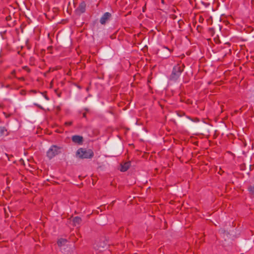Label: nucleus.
Wrapping results in <instances>:
<instances>
[{"instance_id":"nucleus-6","label":"nucleus","mask_w":254,"mask_h":254,"mask_svg":"<svg viewBox=\"0 0 254 254\" xmlns=\"http://www.w3.org/2000/svg\"><path fill=\"white\" fill-rule=\"evenodd\" d=\"M72 141L79 144H80L83 142V137L80 135H73L71 138Z\"/></svg>"},{"instance_id":"nucleus-19","label":"nucleus","mask_w":254,"mask_h":254,"mask_svg":"<svg viewBox=\"0 0 254 254\" xmlns=\"http://www.w3.org/2000/svg\"><path fill=\"white\" fill-rule=\"evenodd\" d=\"M6 88H9L10 87V85L9 84H7V85H6L5 86Z\"/></svg>"},{"instance_id":"nucleus-2","label":"nucleus","mask_w":254,"mask_h":254,"mask_svg":"<svg viewBox=\"0 0 254 254\" xmlns=\"http://www.w3.org/2000/svg\"><path fill=\"white\" fill-rule=\"evenodd\" d=\"M94 155L93 152L91 149L79 148L76 152V155L80 158H91Z\"/></svg>"},{"instance_id":"nucleus-15","label":"nucleus","mask_w":254,"mask_h":254,"mask_svg":"<svg viewBox=\"0 0 254 254\" xmlns=\"http://www.w3.org/2000/svg\"><path fill=\"white\" fill-rule=\"evenodd\" d=\"M18 79L20 80H24V78L23 77H19Z\"/></svg>"},{"instance_id":"nucleus-4","label":"nucleus","mask_w":254,"mask_h":254,"mask_svg":"<svg viewBox=\"0 0 254 254\" xmlns=\"http://www.w3.org/2000/svg\"><path fill=\"white\" fill-rule=\"evenodd\" d=\"M86 4L84 1L81 2L78 7L76 9L75 12L77 14H81L84 13L86 10Z\"/></svg>"},{"instance_id":"nucleus-9","label":"nucleus","mask_w":254,"mask_h":254,"mask_svg":"<svg viewBox=\"0 0 254 254\" xmlns=\"http://www.w3.org/2000/svg\"><path fill=\"white\" fill-rule=\"evenodd\" d=\"M7 135V131L4 127H0V136Z\"/></svg>"},{"instance_id":"nucleus-21","label":"nucleus","mask_w":254,"mask_h":254,"mask_svg":"<svg viewBox=\"0 0 254 254\" xmlns=\"http://www.w3.org/2000/svg\"><path fill=\"white\" fill-rule=\"evenodd\" d=\"M45 98L46 99V100H49V98L47 97V96H45Z\"/></svg>"},{"instance_id":"nucleus-24","label":"nucleus","mask_w":254,"mask_h":254,"mask_svg":"<svg viewBox=\"0 0 254 254\" xmlns=\"http://www.w3.org/2000/svg\"><path fill=\"white\" fill-rule=\"evenodd\" d=\"M66 254H68V253H66Z\"/></svg>"},{"instance_id":"nucleus-23","label":"nucleus","mask_w":254,"mask_h":254,"mask_svg":"<svg viewBox=\"0 0 254 254\" xmlns=\"http://www.w3.org/2000/svg\"><path fill=\"white\" fill-rule=\"evenodd\" d=\"M1 86H2V87H4L3 84H2Z\"/></svg>"},{"instance_id":"nucleus-22","label":"nucleus","mask_w":254,"mask_h":254,"mask_svg":"<svg viewBox=\"0 0 254 254\" xmlns=\"http://www.w3.org/2000/svg\"><path fill=\"white\" fill-rule=\"evenodd\" d=\"M8 79H11V76H8Z\"/></svg>"},{"instance_id":"nucleus-5","label":"nucleus","mask_w":254,"mask_h":254,"mask_svg":"<svg viewBox=\"0 0 254 254\" xmlns=\"http://www.w3.org/2000/svg\"><path fill=\"white\" fill-rule=\"evenodd\" d=\"M111 17V14L109 12L105 13L101 17L100 22L102 24H105Z\"/></svg>"},{"instance_id":"nucleus-7","label":"nucleus","mask_w":254,"mask_h":254,"mask_svg":"<svg viewBox=\"0 0 254 254\" xmlns=\"http://www.w3.org/2000/svg\"><path fill=\"white\" fill-rule=\"evenodd\" d=\"M130 165V163L129 162H125L124 163L121 164V171H126L129 168Z\"/></svg>"},{"instance_id":"nucleus-10","label":"nucleus","mask_w":254,"mask_h":254,"mask_svg":"<svg viewBox=\"0 0 254 254\" xmlns=\"http://www.w3.org/2000/svg\"><path fill=\"white\" fill-rule=\"evenodd\" d=\"M81 221V218L79 217H75L73 218L72 220L73 223L75 226L79 224Z\"/></svg>"},{"instance_id":"nucleus-17","label":"nucleus","mask_w":254,"mask_h":254,"mask_svg":"<svg viewBox=\"0 0 254 254\" xmlns=\"http://www.w3.org/2000/svg\"><path fill=\"white\" fill-rule=\"evenodd\" d=\"M23 68H24V69H26V70H27L28 71H29V69L27 68V66H24V67H23Z\"/></svg>"},{"instance_id":"nucleus-16","label":"nucleus","mask_w":254,"mask_h":254,"mask_svg":"<svg viewBox=\"0 0 254 254\" xmlns=\"http://www.w3.org/2000/svg\"><path fill=\"white\" fill-rule=\"evenodd\" d=\"M15 73V71L14 70H13V71H12V72H11V74H12V75H14Z\"/></svg>"},{"instance_id":"nucleus-3","label":"nucleus","mask_w":254,"mask_h":254,"mask_svg":"<svg viewBox=\"0 0 254 254\" xmlns=\"http://www.w3.org/2000/svg\"><path fill=\"white\" fill-rule=\"evenodd\" d=\"M183 69L182 67L177 64L175 66L173 69L172 74L170 75V79L173 81H176L180 76Z\"/></svg>"},{"instance_id":"nucleus-12","label":"nucleus","mask_w":254,"mask_h":254,"mask_svg":"<svg viewBox=\"0 0 254 254\" xmlns=\"http://www.w3.org/2000/svg\"><path fill=\"white\" fill-rule=\"evenodd\" d=\"M106 245V244L105 243H103V244H101L99 245V248H100V247L104 248Z\"/></svg>"},{"instance_id":"nucleus-8","label":"nucleus","mask_w":254,"mask_h":254,"mask_svg":"<svg viewBox=\"0 0 254 254\" xmlns=\"http://www.w3.org/2000/svg\"><path fill=\"white\" fill-rule=\"evenodd\" d=\"M57 243L58 246L61 248L68 245V244H66L67 243V240L63 238L59 239Z\"/></svg>"},{"instance_id":"nucleus-1","label":"nucleus","mask_w":254,"mask_h":254,"mask_svg":"<svg viewBox=\"0 0 254 254\" xmlns=\"http://www.w3.org/2000/svg\"><path fill=\"white\" fill-rule=\"evenodd\" d=\"M63 147L56 145H52L47 152V156L49 159L62 153Z\"/></svg>"},{"instance_id":"nucleus-13","label":"nucleus","mask_w":254,"mask_h":254,"mask_svg":"<svg viewBox=\"0 0 254 254\" xmlns=\"http://www.w3.org/2000/svg\"><path fill=\"white\" fill-rule=\"evenodd\" d=\"M3 114L6 118H8L9 116V115H7L5 112H3Z\"/></svg>"},{"instance_id":"nucleus-11","label":"nucleus","mask_w":254,"mask_h":254,"mask_svg":"<svg viewBox=\"0 0 254 254\" xmlns=\"http://www.w3.org/2000/svg\"><path fill=\"white\" fill-rule=\"evenodd\" d=\"M248 190L250 192V193L254 196V187L250 186L248 188Z\"/></svg>"},{"instance_id":"nucleus-18","label":"nucleus","mask_w":254,"mask_h":254,"mask_svg":"<svg viewBox=\"0 0 254 254\" xmlns=\"http://www.w3.org/2000/svg\"><path fill=\"white\" fill-rule=\"evenodd\" d=\"M83 117H84V118H85V117H86V113H84L83 114Z\"/></svg>"},{"instance_id":"nucleus-14","label":"nucleus","mask_w":254,"mask_h":254,"mask_svg":"<svg viewBox=\"0 0 254 254\" xmlns=\"http://www.w3.org/2000/svg\"><path fill=\"white\" fill-rule=\"evenodd\" d=\"M65 125H67V126H70L71 125V122H66L65 123Z\"/></svg>"},{"instance_id":"nucleus-20","label":"nucleus","mask_w":254,"mask_h":254,"mask_svg":"<svg viewBox=\"0 0 254 254\" xmlns=\"http://www.w3.org/2000/svg\"><path fill=\"white\" fill-rule=\"evenodd\" d=\"M3 105H2V104H0V108H3Z\"/></svg>"}]
</instances>
